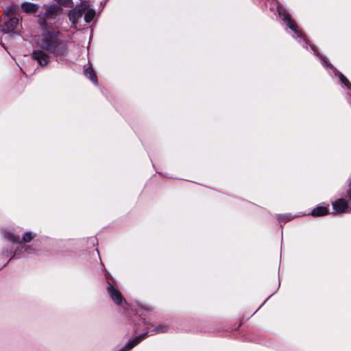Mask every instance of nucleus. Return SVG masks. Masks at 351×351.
Segmentation results:
<instances>
[{"instance_id":"obj_1","label":"nucleus","mask_w":351,"mask_h":351,"mask_svg":"<svg viewBox=\"0 0 351 351\" xmlns=\"http://www.w3.org/2000/svg\"><path fill=\"white\" fill-rule=\"evenodd\" d=\"M37 44L40 48L34 50L31 56L40 66H47L50 60L49 56L43 49L56 56H62L67 50L66 45L59 40V32L55 29L43 31L42 38L38 40Z\"/></svg>"},{"instance_id":"obj_2","label":"nucleus","mask_w":351,"mask_h":351,"mask_svg":"<svg viewBox=\"0 0 351 351\" xmlns=\"http://www.w3.org/2000/svg\"><path fill=\"white\" fill-rule=\"evenodd\" d=\"M83 14L84 15V21L86 23H90L95 15V10L90 7L86 1L81 2L80 4L76 5L74 9L71 10L68 14L69 21L74 27L77 23L78 19H80Z\"/></svg>"},{"instance_id":"obj_3","label":"nucleus","mask_w":351,"mask_h":351,"mask_svg":"<svg viewBox=\"0 0 351 351\" xmlns=\"http://www.w3.org/2000/svg\"><path fill=\"white\" fill-rule=\"evenodd\" d=\"M62 14L60 7L55 5H47L45 7V18L40 21V23L44 26H48V21L55 19L58 16ZM53 29L52 27H46L45 29Z\"/></svg>"},{"instance_id":"obj_4","label":"nucleus","mask_w":351,"mask_h":351,"mask_svg":"<svg viewBox=\"0 0 351 351\" xmlns=\"http://www.w3.org/2000/svg\"><path fill=\"white\" fill-rule=\"evenodd\" d=\"M348 197H349L348 202L345 199L341 198L332 202V208L335 213H343L350 212L351 206V186L350 189L348 191Z\"/></svg>"},{"instance_id":"obj_5","label":"nucleus","mask_w":351,"mask_h":351,"mask_svg":"<svg viewBox=\"0 0 351 351\" xmlns=\"http://www.w3.org/2000/svg\"><path fill=\"white\" fill-rule=\"evenodd\" d=\"M278 12L280 17L287 23L288 27L298 36H300L302 35L301 32L299 31L298 26L291 21L290 15L287 13V12L282 8H278Z\"/></svg>"},{"instance_id":"obj_6","label":"nucleus","mask_w":351,"mask_h":351,"mask_svg":"<svg viewBox=\"0 0 351 351\" xmlns=\"http://www.w3.org/2000/svg\"><path fill=\"white\" fill-rule=\"evenodd\" d=\"M107 289L111 299L117 305H122L123 303H125V300L117 287L109 283Z\"/></svg>"},{"instance_id":"obj_7","label":"nucleus","mask_w":351,"mask_h":351,"mask_svg":"<svg viewBox=\"0 0 351 351\" xmlns=\"http://www.w3.org/2000/svg\"><path fill=\"white\" fill-rule=\"evenodd\" d=\"M21 7L23 11L27 14L34 13L38 10V5L29 2L23 3Z\"/></svg>"},{"instance_id":"obj_8","label":"nucleus","mask_w":351,"mask_h":351,"mask_svg":"<svg viewBox=\"0 0 351 351\" xmlns=\"http://www.w3.org/2000/svg\"><path fill=\"white\" fill-rule=\"evenodd\" d=\"M18 23V19L15 17H10L9 20L5 23L6 30L8 32L13 31L16 28Z\"/></svg>"},{"instance_id":"obj_9","label":"nucleus","mask_w":351,"mask_h":351,"mask_svg":"<svg viewBox=\"0 0 351 351\" xmlns=\"http://www.w3.org/2000/svg\"><path fill=\"white\" fill-rule=\"evenodd\" d=\"M36 237V233L32 232V231H27V232H25L23 237H22V239H21V243H29L31 242L35 237Z\"/></svg>"},{"instance_id":"obj_10","label":"nucleus","mask_w":351,"mask_h":351,"mask_svg":"<svg viewBox=\"0 0 351 351\" xmlns=\"http://www.w3.org/2000/svg\"><path fill=\"white\" fill-rule=\"evenodd\" d=\"M328 213V208L324 206H317V208H314L311 212V215L315 217L326 215Z\"/></svg>"},{"instance_id":"obj_11","label":"nucleus","mask_w":351,"mask_h":351,"mask_svg":"<svg viewBox=\"0 0 351 351\" xmlns=\"http://www.w3.org/2000/svg\"><path fill=\"white\" fill-rule=\"evenodd\" d=\"M84 74L94 84H97V76L91 67L87 68L84 71Z\"/></svg>"},{"instance_id":"obj_12","label":"nucleus","mask_w":351,"mask_h":351,"mask_svg":"<svg viewBox=\"0 0 351 351\" xmlns=\"http://www.w3.org/2000/svg\"><path fill=\"white\" fill-rule=\"evenodd\" d=\"M4 237L7 239L8 240L12 241V243H21V239L19 236H16L12 232L9 231H5L4 233Z\"/></svg>"},{"instance_id":"obj_13","label":"nucleus","mask_w":351,"mask_h":351,"mask_svg":"<svg viewBox=\"0 0 351 351\" xmlns=\"http://www.w3.org/2000/svg\"><path fill=\"white\" fill-rule=\"evenodd\" d=\"M16 12V7L14 5H10L5 10V14L8 17H14V14Z\"/></svg>"},{"instance_id":"obj_14","label":"nucleus","mask_w":351,"mask_h":351,"mask_svg":"<svg viewBox=\"0 0 351 351\" xmlns=\"http://www.w3.org/2000/svg\"><path fill=\"white\" fill-rule=\"evenodd\" d=\"M169 327L166 324H160L154 328L155 333H164L168 331Z\"/></svg>"},{"instance_id":"obj_15","label":"nucleus","mask_w":351,"mask_h":351,"mask_svg":"<svg viewBox=\"0 0 351 351\" xmlns=\"http://www.w3.org/2000/svg\"><path fill=\"white\" fill-rule=\"evenodd\" d=\"M340 81L348 88H350L351 84H350L348 79L341 73H338Z\"/></svg>"},{"instance_id":"obj_16","label":"nucleus","mask_w":351,"mask_h":351,"mask_svg":"<svg viewBox=\"0 0 351 351\" xmlns=\"http://www.w3.org/2000/svg\"><path fill=\"white\" fill-rule=\"evenodd\" d=\"M59 4L62 5L64 6H69L72 3L71 0H55Z\"/></svg>"},{"instance_id":"obj_17","label":"nucleus","mask_w":351,"mask_h":351,"mask_svg":"<svg viewBox=\"0 0 351 351\" xmlns=\"http://www.w3.org/2000/svg\"><path fill=\"white\" fill-rule=\"evenodd\" d=\"M25 250L27 253H32V248L29 246L26 247Z\"/></svg>"},{"instance_id":"obj_18","label":"nucleus","mask_w":351,"mask_h":351,"mask_svg":"<svg viewBox=\"0 0 351 351\" xmlns=\"http://www.w3.org/2000/svg\"><path fill=\"white\" fill-rule=\"evenodd\" d=\"M322 63H323V64H324V66H328V64L326 63V62L324 60H322Z\"/></svg>"}]
</instances>
